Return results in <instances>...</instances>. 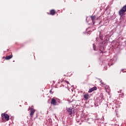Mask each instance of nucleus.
I'll return each instance as SVG.
<instances>
[{"label": "nucleus", "instance_id": "obj_1", "mask_svg": "<svg viewBox=\"0 0 126 126\" xmlns=\"http://www.w3.org/2000/svg\"><path fill=\"white\" fill-rule=\"evenodd\" d=\"M126 12V5H124L119 11V15L122 17L123 14Z\"/></svg>", "mask_w": 126, "mask_h": 126}, {"label": "nucleus", "instance_id": "obj_2", "mask_svg": "<svg viewBox=\"0 0 126 126\" xmlns=\"http://www.w3.org/2000/svg\"><path fill=\"white\" fill-rule=\"evenodd\" d=\"M29 110H30V116L31 118H33V116H34V114H35V112H36V110H35L33 108H31L29 109Z\"/></svg>", "mask_w": 126, "mask_h": 126}, {"label": "nucleus", "instance_id": "obj_3", "mask_svg": "<svg viewBox=\"0 0 126 126\" xmlns=\"http://www.w3.org/2000/svg\"><path fill=\"white\" fill-rule=\"evenodd\" d=\"M67 111L68 113H69V114L71 116L72 114V113H73V111H74V109L72 107H69L67 108Z\"/></svg>", "mask_w": 126, "mask_h": 126}, {"label": "nucleus", "instance_id": "obj_4", "mask_svg": "<svg viewBox=\"0 0 126 126\" xmlns=\"http://www.w3.org/2000/svg\"><path fill=\"white\" fill-rule=\"evenodd\" d=\"M52 105H53V106H56L57 105V98H53L51 100V102Z\"/></svg>", "mask_w": 126, "mask_h": 126}, {"label": "nucleus", "instance_id": "obj_5", "mask_svg": "<svg viewBox=\"0 0 126 126\" xmlns=\"http://www.w3.org/2000/svg\"><path fill=\"white\" fill-rule=\"evenodd\" d=\"M2 118H4V119H5V120L6 121H9V115L7 114H4L3 115L2 114Z\"/></svg>", "mask_w": 126, "mask_h": 126}, {"label": "nucleus", "instance_id": "obj_6", "mask_svg": "<svg viewBox=\"0 0 126 126\" xmlns=\"http://www.w3.org/2000/svg\"><path fill=\"white\" fill-rule=\"evenodd\" d=\"M95 90H97V87H94L89 89L88 91V93H91L93 92V91H95Z\"/></svg>", "mask_w": 126, "mask_h": 126}, {"label": "nucleus", "instance_id": "obj_7", "mask_svg": "<svg viewBox=\"0 0 126 126\" xmlns=\"http://www.w3.org/2000/svg\"><path fill=\"white\" fill-rule=\"evenodd\" d=\"M83 97L86 100H88L89 98H90V96H89V94L88 93L85 94L83 95Z\"/></svg>", "mask_w": 126, "mask_h": 126}, {"label": "nucleus", "instance_id": "obj_8", "mask_svg": "<svg viewBox=\"0 0 126 126\" xmlns=\"http://www.w3.org/2000/svg\"><path fill=\"white\" fill-rule=\"evenodd\" d=\"M13 57V55H12V54H11L10 56H6L5 58V59L6 60H10V59H12Z\"/></svg>", "mask_w": 126, "mask_h": 126}, {"label": "nucleus", "instance_id": "obj_9", "mask_svg": "<svg viewBox=\"0 0 126 126\" xmlns=\"http://www.w3.org/2000/svg\"><path fill=\"white\" fill-rule=\"evenodd\" d=\"M56 14V10L52 9L50 10V15H55Z\"/></svg>", "mask_w": 126, "mask_h": 126}, {"label": "nucleus", "instance_id": "obj_10", "mask_svg": "<svg viewBox=\"0 0 126 126\" xmlns=\"http://www.w3.org/2000/svg\"><path fill=\"white\" fill-rule=\"evenodd\" d=\"M91 18L94 24V23H94V20H95V19H96V16H91Z\"/></svg>", "mask_w": 126, "mask_h": 126}, {"label": "nucleus", "instance_id": "obj_11", "mask_svg": "<svg viewBox=\"0 0 126 126\" xmlns=\"http://www.w3.org/2000/svg\"><path fill=\"white\" fill-rule=\"evenodd\" d=\"M100 82L102 85H106V84H105V83H104L103 81L100 80Z\"/></svg>", "mask_w": 126, "mask_h": 126}, {"label": "nucleus", "instance_id": "obj_12", "mask_svg": "<svg viewBox=\"0 0 126 126\" xmlns=\"http://www.w3.org/2000/svg\"><path fill=\"white\" fill-rule=\"evenodd\" d=\"M65 82H66L67 84H69V82L67 81H65Z\"/></svg>", "mask_w": 126, "mask_h": 126}]
</instances>
